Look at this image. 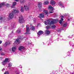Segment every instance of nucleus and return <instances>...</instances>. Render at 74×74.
Masks as SVG:
<instances>
[{"mask_svg":"<svg viewBox=\"0 0 74 74\" xmlns=\"http://www.w3.org/2000/svg\"><path fill=\"white\" fill-rule=\"evenodd\" d=\"M19 12V10H14L12 11V13H10L9 14V18L10 19H13L14 17V14L15 13H18Z\"/></svg>","mask_w":74,"mask_h":74,"instance_id":"obj_1","label":"nucleus"},{"mask_svg":"<svg viewBox=\"0 0 74 74\" xmlns=\"http://www.w3.org/2000/svg\"><path fill=\"white\" fill-rule=\"evenodd\" d=\"M30 32V29H29V27L28 25H26V32L25 34H29L30 33L29 32Z\"/></svg>","mask_w":74,"mask_h":74,"instance_id":"obj_2","label":"nucleus"},{"mask_svg":"<svg viewBox=\"0 0 74 74\" xmlns=\"http://www.w3.org/2000/svg\"><path fill=\"white\" fill-rule=\"evenodd\" d=\"M18 22L20 23H22L23 22V18L22 16L21 15L19 17Z\"/></svg>","mask_w":74,"mask_h":74,"instance_id":"obj_3","label":"nucleus"},{"mask_svg":"<svg viewBox=\"0 0 74 74\" xmlns=\"http://www.w3.org/2000/svg\"><path fill=\"white\" fill-rule=\"evenodd\" d=\"M38 17L40 18H44L45 16H44V14L43 13H40L39 14V16H38Z\"/></svg>","mask_w":74,"mask_h":74,"instance_id":"obj_4","label":"nucleus"},{"mask_svg":"<svg viewBox=\"0 0 74 74\" xmlns=\"http://www.w3.org/2000/svg\"><path fill=\"white\" fill-rule=\"evenodd\" d=\"M24 9H25V10H29V7H28V6L26 5H24V8L23 7H21V10H24Z\"/></svg>","mask_w":74,"mask_h":74,"instance_id":"obj_5","label":"nucleus"},{"mask_svg":"<svg viewBox=\"0 0 74 74\" xmlns=\"http://www.w3.org/2000/svg\"><path fill=\"white\" fill-rule=\"evenodd\" d=\"M58 4L60 7H62L63 8H64V4H63V3L62 2H58Z\"/></svg>","mask_w":74,"mask_h":74,"instance_id":"obj_6","label":"nucleus"},{"mask_svg":"<svg viewBox=\"0 0 74 74\" xmlns=\"http://www.w3.org/2000/svg\"><path fill=\"white\" fill-rule=\"evenodd\" d=\"M5 5V2L2 3L0 4V8H2Z\"/></svg>","mask_w":74,"mask_h":74,"instance_id":"obj_7","label":"nucleus"},{"mask_svg":"<svg viewBox=\"0 0 74 74\" xmlns=\"http://www.w3.org/2000/svg\"><path fill=\"white\" fill-rule=\"evenodd\" d=\"M38 6L39 8H42V3L41 2H39L38 3Z\"/></svg>","mask_w":74,"mask_h":74,"instance_id":"obj_8","label":"nucleus"},{"mask_svg":"<svg viewBox=\"0 0 74 74\" xmlns=\"http://www.w3.org/2000/svg\"><path fill=\"white\" fill-rule=\"evenodd\" d=\"M38 35H41V34H43L44 33L43 31L41 30L39 31L38 33Z\"/></svg>","mask_w":74,"mask_h":74,"instance_id":"obj_9","label":"nucleus"},{"mask_svg":"<svg viewBox=\"0 0 74 74\" xmlns=\"http://www.w3.org/2000/svg\"><path fill=\"white\" fill-rule=\"evenodd\" d=\"M16 4V2H13V4L12 5V6H11V8H14L15 7V5Z\"/></svg>","mask_w":74,"mask_h":74,"instance_id":"obj_10","label":"nucleus"},{"mask_svg":"<svg viewBox=\"0 0 74 74\" xmlns=\"http://www.w3.org/2000/svg\"><path fill=\"white\" fill-rule=\"evenodd\" d=\"M50 33H51V32L50 31H49L47 30H46L45 31V33L47 35H49V34H50Z\"/></svg>","mask_w":74,"mask_h":74,"instance_id":"obj_11","label":"nucleus"},{"mask_svg":"<svg viewBox=\"0 0 74 74\" xmlns=\"http://www.w3.org/2000/svg\"><path fill=\"white\" fill-rule=\"evenodd\" d=\"M57 22H58V20H55L53 21H51V25L52 24L53 25H54V23H57Z\"/></svg>","mask_w":74,"mask_h":74,"instance_id":"obj_12","label":"nucleus"},{"mask_svg":"<svg viewBox=\"0 0 74 74\" xmlns=\"http://www.w3.org/2000/svg\"><path fill=\"white\" fill-rule=\"evenodd\" d=\"M21 40H19V39L17 38L16 39V40L14 41L15 43L16 42H20Z\"/></svg>","mask_w":74,"mask_h":74,"instance_id":"obj_13","label":"nucleus"},{"mask_svg":"<svg viewBox=\"0 0 74 74\" xmlns=\"http://www.w3.org/2000/svg\"><path fill=\"white\" fill-rule=\"evenodd\" d=\"M50 3L51 5H54V4H55V1L53 0H51Z\"/></svg>","mask_w":74,"mask_h":74,"instance_id":"obj_14","label":"nucleus"},{"mask_svg":"<svg viewBox=\"0 0 74 74\" xmlns=\"http://www.w3.org/2000/svg\"><path fill=\"white\" fill-rule=\"evenodd\" d=\"M43 12L46 15H47V14H48V11L47 10H43Z\"/></svg>","mask_w":74,"mask_h":74,"instance_id":"obj_15","label":"nucleus"},{"mask_svg":"<svg viewBox=\"0 0 74 74\" xmlns=\"http://www.w3.org/2000/svg\"><path fill=\"white\" fill-rule=\"evenodd\" d=\"M24 48V47L22 46H20L18 48V50H19V51H21V49H23Z\"/></svg>","mask_w":74,"mask_h":74,"instance_id":"obj_16","label":"nucleus"},{"mask_svg":"<svg viewBox=\"0 0 74 74\" xmlns=\"http://www.w3.org/2000/svg\"><path fill=\"white\" fill-rule=\"evenodd\" d=\"M25 0H20V3H25Z\"/></svg>","mask_w":74,"mask_h":74,"instance_id":"obj_17","label":"nucleus"},{"mask_svg":"<svg viewBox=\"0 0 74 74\" xmlns=\"http://www.w3.org/2000/svg\"><path fill=\"white\" fill-rule=\"evenodd\" d=\"M12 49L13 52H15V51L16 50V47H13Z\"/></svg>","mask_w":74,"mask_h":74,"instance_id":"obj_18","label":"nucleus"},{"mask_svg":"<svg viewBox=\"0 0 74 74\" xmlns=\"http://www.w3.org/2000/svg\"><path fill=\"white\" fill-rule=\"evenodd\" d=\"M48 8L49 9H51V10H54V8H53L52 7V6L49 5L48 7Z\"/></svg>","mask_w":74,"mask_h":74,"instance_id":"obj_19","label":"nucleus"},{"mask_svg":"<svg viewBox=\"0 0 74 74\" xmlns=\"http://www.w3.org/2000/svg\"><path fill=\"white\" fill-rule=\"evenodd\" d=\"M48 3H49L48 1H47L44 2V4H45V5H48Z\"/></svg>","mask_w":74,"mask_h":74,"instance_id":"obj_20","label":"nucleus"},{"mask_svg":"<svg viewBox=\"0 0 74 74\" xmlns=\"http://www.w3.org/2000/svg\"><path fill=\"white\" fill-rule=\"evenodd\" d=\"M31 30H33V31H34V30H35V27L34 26H32L31 27Z\"/></svg>","mask_w":74,"mask_h":74,"instance_id":"obj_21","label":"nucleus"},{"mask_svg":"<svg viewBox=\"0 0 74 74\" xmlns=\"http://www.w3.org/2000/svg\"><path fill=\"white\" fill-rule=\"evenodd\" d=\"M9 59L8 58H6V59H5V60H4V62H5L6 63V62H8V61L9 60Z\"/></svg>","mask_w":74,"mask_h":74,"instance_id":"obj_22","label":"nucleus"},{"mask_svg":"<svg viewBox=\"0 0 74 74\" xmlns=\"http://www.w3.org/2000/svg\"><path fill=\"white\" fill-rule=\"evenodd\" d=\"M10 42H5V45H9L10 44Z\"/></svg>","mask_w":74,"mask_h":74,"instance_id":"obj_23","label":"nucleus"},{"mask_svg":"<svg viewBox=\"0 0 74 74\" xmlns=\"http://www.w3.org/2000/svg\"><path fill=\"white\" fill-rule=\"evenodd\" d=\"M20 40H23V38H22V37L19 36L18 37V38Z\"/></svg>","mask_w":74,"mask_h":74,"instance_id":"obj_24","label":"nucleus"},{"mask_svg":"<svg viewBox=\"0 0 74 74\" xmlns=\"http://www.w3.org/2000/svg\"><path fill=\"white\" fill-rule=\"evenodd\" d=\"M67 23L66 22L63 25V26L64 27H66V26H67Z\"/></svg>","mask_w":74,"mask_h":74,"instance_id":"obj_25","label":"nucleus"},{"mask_svg":"<svg viewBox=\"0 0 74 74\" xmlns=\"http://www.w3.org/2000/svg\"><path fill=\"white\" fill-rule=\"evenodd\" d=\"M50 13L52 14L53 12V10H50L49 11Z\"/></svg>","mask_w":74,"mask_h":74,"instance_id":"obj_26","label":"nucleus"},{"mask_svg":"<svg viewBox=\"0 0 74 74\" xmlns=\"http://www.w3.org/2000/svg\"><path fill=\"white\" fill-rule=\"evenodd\" d=\"M56 27V26L55 25H53L51 26V28L52 29H55Z\"/></svg>","mask_w":74,"mask_h":74,"instance_id":"obj_27","label":"nucleus"},{"mask_svg":"<svg viewBox=\"0 0 74 74\" xmlns=\"http://www.w3.org/2000/svg\"><path fill=\"white\" fill-rule=\"evenodd\" d=\"M51 21H49L48 23V25H50V26H51Z\"/></svg>","mask_w":74,"mask_h":74,"instance_id":"obj_28","label":"nucleus"},{"mask_svg":"<svg viewBox=\"0 0 74 74\" xmlns=\"http://www.w3.org/2000/svg\"><path fill=\"white\" fill-rule=\"evenodd\" d=\"M5 5L7 7H10V5L8 4L7 3L6 4H5Z\"/></svg>","mask_w":74,"mask_h":74,"instance_id":"obj_29","label":"nucleus"},{"mask_svg":"<svg viewBox=\"0 0 74 74\" xmlns=\"http://www.w3.org/2000/svg\"><path fill=\"white\" fill-rule=\"evenodd\" d=\"M16 33H21V31H20V30H17L16 32Z\"/></svg>","mask_w":74,"mask_h":74,"instance_id":"obj_30","label":"nucleus"},{"mask_svg":"<svg viewBox=\"0 0 74 74\" xmlns=\"http://www.w3.org/2000/svg\"><path fill=\"white\" fill-rule=\"evenodd\" d=\"M4 19L3 18V17H1L0 18V20H1L2 21V20H4Z\"/></svg>","mask_w":74,"mask_h":74,"instance_id":"obj_31","label":"nucleus"},{"mask_svg":"<svg viewBox=\"0 0 74 74\" xmlns=\"http://www.w3.org/2000/svg\"><path fill=\"white\" fill-rule=\"evenodd\" d=\"M12 66V65H11V64L10 63H9L8 64V67H11Z\"/></svg>","mask_w":74,"mask_h":74,"instance_id":"obj_32","label":"nucleus"},{"mask_svg":"<svg viewBox=\"0 0 74 74\" xmlns=\"http://www.w3.org/2000/svg\"><path fill=\"white\" fill-rule=\"evenodd\" d=\"M50 27V26H46V28L47 29H49Z\"/></svg>","mask_w":74,"mask_h":74,"instance_id":"obj_33","label":"nucleus"},{"mask_svg":"<svg viewBox=\"0 0 74 74\" xmlns=\"http://www.w3.org/2000/svg\"><path fill=\"white\" fill-rule=\"evenodd\" d=\"M6 63L5 62H4V61H3V62H2L3 65H4V66L5 65V64H6V63Z\"/></svg>","mask_w":74,"mask_h":74,"instance_id":"obj_34","label":"nucleus"},{"mask_svg":"<svg viewBox=\"0 0 74 74\" xmlns=\"http://www.w3.org/2000/svg\"><path fill=\"white\" fill-rule=\"evenodd\" d=\"M59 23L60 24H62V20H60L59 22Z\"/></svg>","mask_w":74,"mask_h":74,"instance_id":"obj_35","label":"nucleus"},{"mask_svg":"<svg viewBox=\"0 0 74 74\" xmlns=\"http://www.w3.org/2000/svg\"><path fill=\"white\" fill-rule=\"evenodd\" d=\"M4 74H9V73H8V72H5Z\"/></svg>","mask_w":74,"mask_h":74,"instance_id":"obj_36","label":"nucleus"},{"mask_svg":"<svg viewBox=\"0 0 74 74\" xmlns=\"http://www.w3.org/2000/svg\"><path fill=\"white\" fill-rule=\"evenodd\" d=\"M45 25H47V22L46 21H45Z\"/></svg>","mask_w":74,"mask_h":74,"instance_id":"obj_37","label":"nucleus"},{"mask_svg":"<svg viewBox=\"0 0 74 74\" xmlns=\"http://www.w3.org/2000/svg\"><path fill=\"white\" fill-rule=\"evenodd\" d=\"M1 55H3V56L4 55V53H1Z\"/></svg>","mask_w":74,"mask_h":74,"instance_id":"obj_38","label":"nucleus"},{"mask_svg":"<svg viewBox=\"0 0 74 74\" xmlns=\"http://www.w3.org/2000/svg\"><path fill=\"white\" fill-rule=\"evenodd\" d=\"M21 12H24V10H21Z\"/></svg>","mask_w":74,"mask_h":74,"instance_id":"obj_39","label":"nucleus"},{"mask_svg":"<svg viewBox=\"0 0 74 74\" xmlns=\"http://www.w3.org/2000/svg\"><path fill=\"white\" fill-rule=\"evenodd\" d=\"M61 21H63V18H61Z\"/></svg>","mask_w":74,"mask_h":74,"instance_id":"obj_40","label":"nucleus"},{"mask_svg":"<svg viewBox=\"0 0 74 74\" xmlns=\"http://www.w3.org/2000/svg\"><path fill=\"white\" fill-rule=\"evenodd\" d=\"M0 50L1 51H3V49H2V48L0 49Z\"/></svg>","mask_w":74,"mask_h":74,"instance_id":"obj_41","label":"nucleus"},{"mask_svg":"<svg viewBox=\"0 0 74 74\" xmlns=\"http://www.w3.org/2000/svg\"><path fill=\"white\" fill-rule=\"evenodd\" d=\"M2 43V41L0 40V44H1Z\"/></svg>","mask_w":74,"mask_h":74,"instance_id":"obj_42","label":"nucleus"},{"mask_svg":"<svg viewBox=\"0 0 74 74\" xmlns=\"http://www.w3.org/2000/svg\"><path fill=\"white\" fill-rule=\"evenodd\" d=\"M25 26L24 25H22V27H24Z\"/></svg>","mask_w":74,"mask_h":74,"instance_id":"obj_43","label":"nucleus"},{"mask_svg":"<svg viewBox=\"0 0 74 74\" xmlns=\"http://www.w3.org/2000/svg\"><path fill=\"white\" fill-rule=\"evenodd\" d=\"M15 1H18V0H15Z\"/></svg>","mask_w":74,"mask_h":74,"instance_id":"obj_44","label":"nucleus"},{"mask_svg":"<svg viewBox=\"0 0 74 74\" xmlns=\"http://www.w3.org/2000/svg\"><path fill=\"white\" fill-rule=\"evenodd\" d=\"M61 17H62V18H63V16H61Z\"/></svg>","mask_w":74,"mask_h":74,"instance_id":"obj_45","label":"nucleus"},{"mask_svg":"<svg viewBox=\"0 0 74 74\" xmlns=\"http://www.w3.org/2000/svg\"><path fill=\"white\" fill-rule=\"evenodd\" d=\"M4 47H6V46H5V45H4Z\"/></svg>","mask_w":74,"mask_h":74,"instance_id":"obj_46","label":"nucleus"},{"mask_svg":"<svg viewBox=\"0 0 74 74\" xmlns=\"http://www.w3.org/2000/svg\"><path fill=\"white\" fill-rule=\"evenodd\" d=\"M68 21H69V18H68Z\"/></svg>","mask_w":74,"mask_h":74,"instance_id":"obj_47","label":"nucleus"},{"mask_svg":"<svg viewBox=\"0 0 74 74\" xmlns=\"http://www.w3.org/2000/svg\"><path fill=\"white\" fill-rule=\"evenodd\" d=\"M3 70H5L4 69H3Z\"/></svg>","mask_w":74,"mask_h":74,"instance_id":"obj_48","label":"nucleus"},{"mask_svg":"<svg viewBox=\"0 0 74 74\" xmlns=\"http://www.w3.org/2000/svg\"><path fill=\"white\" fill-rule=\"evenodd\" d=\"M12 33H13V32H12Z\"/></svg>","mask_w":74,"mask_h":74,"instance_id":"obj_49","label":"nucleus"},{"mask_svg":"<svg viewBox=\"0 0 74 74\" xmlns=\"http://www.w3.org/2000/svg\"><path fill=\"white\" fill-rule=\"evenodd\" d=\"M66 16H67V14H66Z\"/></svg>","mask_w":74,"mask_h":74,"instance_id":"obj_50","label":"nucleus"},{"mask_svg":"<svg viewBox=\"0 0 74 74\" xmlns=\"http://www.w3.org/2000/svg\"><path fill=\"white\" fill-rule=\"evenodd\" d=\"M26 11H27V10H26Z\"/></svg>","mask_w":74,"mask_h":74,"instance_id":"obj_51","label":"nucleus"},{"mask_svg":"<svg viewBox=\"0 0 74 74\" xmlns=\"http://www.w3.org/2000/svg\"><path fill=\"white\" fill-rule=\"evenodd\" d=\"M31 26H32V25H31Z\"/></svg>","mask_w":74,"mask_h":74,"instance_id":"obj_52","label":"nucleus"}]
</instances>
